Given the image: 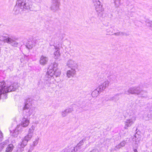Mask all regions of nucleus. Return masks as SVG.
I'll list each match as a JSON object with an SVG mask.
<instances>
[{
    "label": "nucleus",
    "mask_w": 152,
    "mask_h": 152,
    "mask_svg": "<svg viewBox=\"0 0 152 152\" xmlns=\"http://www.w3.org/2000/svg\"><path fill=\"white\" fill-rule=\"evenodd\" d=\"M122 144H123V146L124 145V143H122Z\"/></svg>",
    "instance_id": "12"
},
{
    "label": "nucleus",
    "mask_w": 152,
    "mask_h": 152,
    "mask_svg": "<svg viewBox=\"0 0 152 152\" xmlns=\"http://www.w3.org/2000/svg\"><path fill=\"white\" fill-rule=\"evenodd\" d=\"M3 137L2 133L0 132V140H1Z\"/></svg>",
    "instance_id": "11"
},
{
    "label": "nucleus",
    "mask_w": 152,
    "mask_h": 152,
    "mask_svg": "<svg viewBox=\"0 0 152 152\" xmlns=\"http://www.w3.org/2000/svg\"><path fill=\"white\" fill-rule=\"evenodd\" d=\"M29 121L26 118H23L21 122V125L23 127H27L29 124Z\"/></svg>",
    "instance_id": "3"
},
{
    "label": "nucleus",
    "mask_w": 152,
    "mask_h": 152,
    "mask_svg": "<svg viewBox=\"0 0 152 152\" xmlns=\"http://www.w3.org/2000/svg\"><path fill=\"white\" fill-rule=\"evenodd\" d=\"M4 41L6 42H7V43H9L11 42L12 39L8 37L6 39H4Z\"/></svg>",
    "instance_id": "10"
},
{
    "label": "nucleus",
    "mask_w": 152,
    "mask_h": 152,
    "mask_svg": "<svg viewBox=\"0 0 152 152\" xmlns=\"http://www.w3.org/2000/svg\"><path fill=\"white\" fill-rule=\"evenodd\" d=\"M31 137V136H30L28 135L26 136L23 139L22 141L20 144V145L21 147L23 148L25 146L27 143L30 140Z\"/></svg>",
    "instance_id": "2"
},
{
    "label": "nucleus",
    "mask_w": 152,
    "mask_h": 152,
    "mask_svg": "<svg viewBox=\"0 0 152 152\" xmlns=\"http://www.w3.org/2000/svg\"><path fill=\"white\" fill-rule=\"evenodd\" d=\"M134 151H137V150L136 149H135L134 150Z\"/></svg>",
    "instance_id": "13"
},
{
    "label": "nucleus",
    "mask_w": 152,
    "mask_h": 152,
    "mask_svg": "<svg viewBox=\"0 0 152 152\" xmlns=\"http://www.w3.org/2000/svg\"><path fill=\"white\" fill-rule=\"evenodd\" d=\"M39 62L42 64H45L47 62L46 57L43 56L40 58Z\"/></svg>",
    "instance_id": "6"
},
{
    "label": "nucleus",
    "mask_w": 152,
    "mask_h": 152,
    "mask_svg": "<svg viewBox=\"0 0 152 152\" xmlns=\"http://www.w3.org/2000/svg\"><path fill=\"white\" fill-rule=\"evenodd\" d=\"M19 4H20L21 5H22V3H24L23 7L24 8L26 9H28L30 8V7L28 4L27 5V4L25 3V0H18Z\"/></svg>",
    "instance_id": "4"
},
{
    "label": "nucleus",
    "mask_w": 152,
    "mask_h": 152,
    "mask_svg": "<svg viewBox=\"0 0 152 152\" xmlns=\"http://www.w3.org/2000/svg\"><path fill=\"white\" fill-rule=\"evenodd\" d=\"M14 148V146L12 144L8 145L6 148V152H11Z\"/></svg>",
    "instance_id": "5"
},
{
    "label": "nucleus",
    "mask_w": 152,
    "mask_h": 152,
    "mask_svg": "<svg viewBox=\"0 0 152 152\" xmlns=\"http://www.w3.org/2000/svg\"><path fill=\"white\" fill-rule=\"evenodd\" d=\"M54 55L55 56V58H58L60 56V51L58 50H57L54 53Z\"/></svg>",
    "instance_id": "8"
},
{
    "label": "nucleus",
    "mask_w": 152,
    "mask_h": 152,
    "mask_svg": "<svg viewBox=\"0 0 152 152\" xmlns=\"http://www.w3.org/2000/svg\"><path fill=\"white\" fill-rule=\"evenodd\" d=\"M10 91L8 87L7 86L5 82L2 81L0 82V95Z\"/></svg>",
    "instance_id": "1"
},
{
    "label": "nucleus",
    "mask_w": 152,
    "mask_h": 152,
    "mask_svg": "<svg viewBox=\"0 0 152 152\" xmlns=\"http://www.w3.org/2000/svg\"><path fill=\"white\" fill-rule=\"evenodd\" d=\"M94 5L96 6V10L97 11H99L102 9V6L100 4V2L98 1L96 4H95Z\"/></svg>",
    "instance_id": "7"
},
{
    "label": "nucleus",
    "mask_w": 152,
    "mask_h": 152,
    "mask_svg": "<svg viewBox=\"0 0 152 152\" xmlns=\"http://www.w3.org/2000/svg\"><path fill=\"white\" fill-rule=\"evenodd\" d=\"M72 73L71 71L69 70L67 72V75L68 77H70L71 76H72Z\"/></svg>",
    "instance_id": "9"
}]
</instances>
